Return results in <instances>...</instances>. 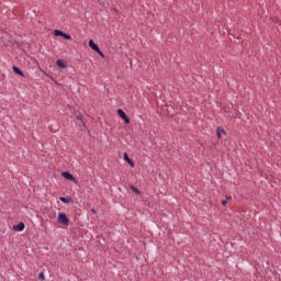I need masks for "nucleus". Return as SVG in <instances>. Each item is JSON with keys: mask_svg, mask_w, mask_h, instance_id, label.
<instances>
[{"mask_svg": "<svg viewBox=\"0 0 281 281\" xmlns=\"http://www.w3.org/2000/svg\"><path fill=\"white\" fill-rule=\"evenodd\" d=\"M13 71L14 74H18V76H22V78H25V75L23 74V71H21L19 67L13 66Z\"/></svg>", "mask_w": 281, "mask_h": 281, "instance_id": "1a4fd4ad", "label": "nucleus"}, {"mask_svg": "<svg viewBox=\"0 0 281 281\" xmlns=\"http://www.w3.org/2000/svg\"><path fill=\"white\" fill-rule=\"evenodd\" d=\"M13 229H14V232H23V229H25V224L23 222H21L18 225H14Z\"/></svg>", "mask_w": 281, "mask_h": 281, "instance_id": "39448f33", "label": "nucleus"}, {"mask_svg": "<svg viewBox=\"0 0 281 281\" xmlns=\"http://www.w3.org/2000/svg\"><path fill=\"white\" fill-rule=\"evenodd\" d=\"M54 35L55 36H65V33L63 31H60V30H55L54 31Z\"/></svg>", "mask_w": 281, "mask_h": 281, "instance_id": "9b49d317", "label": "nucleus"}, {"mask_svg": "<svg viewBox=\"0 0 281 281\" xmlns=\"http://www.w3.org/2000/svg\"><path fill=\"white\" fill-rule=\"evenodd\" d=\"M91 213H92V214H95V209H91Z\"/></svg>", "mask_w": 281, "mask_h": 281, "instance_id": "f3484780", "label": "nucleus"}, {"mask_svg": "<svg viewBox=\"0 0 281 281\" xmlns=\"http://www.w3.org/2000/svg\"><path fill=\"white\" fill-rule=\"evenodd\" d=\"M117 115H120L125 121V124H131V119H128V116L126 115L124 110L119 109L117 110Z\"/></svg>", "mask_w": 281, "mask_h": 281, "instance_id": "7ed1b4c3", "label": "nucleus"}, {"mask_svg": "<svg viewBox=\"0 0 281 281\" xmlns=\"http://www.w3.org/2000/svg\"><path fill=\"white\" fill-rule=\"evenodd\" d=\"M61 36H63V38H65L66 41H71V35H69V34L64 33V35H61Z\"/></svg>", "mask_w": 281, "mask_h": 281, "instance_id": "ddd939ff", "label": "nucleus"}, {"mask_svg": "<svg viewBox=\"0 0 281 281\" xmlns=\"http://www.w3.org/2000/svg\"><path fill=\"white\" fill-rule=\"evenodd\" d=\"M131 190H133L135 192V194H140L139 189L135 188V187H131Z\"/></svg>", "mask_w": 281, "mask_h": 281, "instance_id": "4468645a", "label": "nucleus"}, {"mask_svg": "<svg viewBox=\"0 0 281 281\" xmlns=\"http://www.w3.org/2000/svg\"><path fill=\"white\" fill-rule=\"evenodd\" d=\"M58 223H61V225H69V218L65 213H59L57 217Z\"/></svg>", "mask_w": 281, "mask_h": 281, "instance_id": "f257e3e1", "label": "nucleus"}, {"mask_svg": "<svg viewBox=\"0 0 281 281\" xmlns=\"http://www.w3.org/2000/svg\"><path fill=\"white\" fill-rule=\"evenodd\" d=\"M216 133H217L218 139H223V137L227 136V132H225V130H223L221 127H217Z\"/></svg>", "mask_w": 281, "mask_h": 281, "instance_id": "20e7f679", "label": "nucleus"}, {"mask_svg": "<svg viewBox=\"0 0 281 281\" xmlns=\"http://www.w3.org/2000/svg\"><path fill=\"white\" fill-rule=\"evenodd\" d=\"M61 177H64V179H67L68 181H74V183L78 186V180H76L74 175L69 173L68 171L61 172Z\"/></svg>", "mask_w": 281, "mask_h": 281, "instance_id": "f03ea898", "label": "nucleus"}, {"mask_svg": "<svg viewBox=\"0 0 281 281\" xmlns=\"http://www.w3.org/2000/svg\"><path fill=\"white\" fill-rule=\"evenodd\" d=\"M123 157H124V160L131 165V168H135V162L131 158H128V154L124 153Z\"/></svg>", "mask_w": 281, "mask_h": 281, "instance_id": "0eeeda50", "label": "nucleus"}, {"mask_svg": "<svg viewBox=\"0 0 281 281\" xmlns=\"http://www.w3.org/2000/svg\"><path fill=\"white\" fill-rule=\"evenodd\" d=\"M59 201H61V203H71V198H64V196H61V198H59Z\"/></svg>", "mask_w": 281, "mask_h": 281, "instance_id": "9d476101", "label": "nucleus"}, {"mask_svg": "<svg viewBox=\"0 0 281 281\" xmlns=\"http://www.w3.org/2000/svg\"><path fill=\"white\" fill-rule=\"evenodd\" d=\"M56 65L60 67V69H67V64H65L63 59H57Z\"/></svg>", "mask_w": 281, "mask_h": 281, "instance_id": "6e6552de", "label": "nucleus"}, {"mask_svg": "<svg viewBox=\"0 0 281 281\" xmlns=\"http://www.w3.org/2000/svg\"><path fill=\"white\" fill-rule=\"evenodd\" d=\"M40 280H45V274H43V272L40 273Z\"/></svg>", "mask_w": 281, "mask_h": 281, "instance_id": "dca6fc26", "label": "nucleus"}, {"mask_svg": "<svg viewBox=\"0 0 281 281\" xmlns=\"http://www.w3.org/2000/svg\"><path fill=\"white\" fill-rule=\"evenodd\" d=\"M97 54H99V56H101V58H104V53L102 50H100V48H99V52H97Z\"/></svg>", "mask_w": 281, "mask_h": 281, "instance_id": "2eb2a0df", "label": "nucleus"}, {"mask_svg": "<svg viewBox=\"0 0 281 281\" xmlns=\"http://www.w3.org/2000/svg\"><path fill=\"white\" fill-rule=\"evenodd\" d=\"M89 47H91L93 52H100V47L95 44V42H93V40L89 41Z\"/></svg>", "mask_w": 281, "mask_h": 281, "instance_id": "423d86ee", "label": "nucleus"}, {"mask_svg": "<svg viewBox=\"0 0 281 281\" xmlns=\"http://www.w3.org/2000/svg\"><path fill=\"white\" fill-rule=\"evenodd\" d=\"M228 201H232V196L226 195V200L222 201V205H227Z\"/></svg>", "mask_w": 281, "mask_h": 281, "instance_id": "f8f14e48", "label": "nucleus"}]
</instances>
